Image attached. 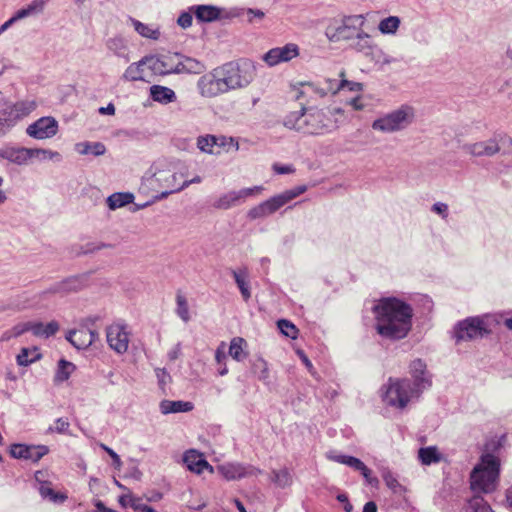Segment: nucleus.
Masks as SVG:
<instances>
[{
    "label": "nucleus",
    "instance_id": "338daca9",
    "mask_svg": "<svg viewBox=\"0 0 512 512\" xmlns=\"http://www.w3.org/2000/svg\"><path fill=\"white\" fill-rule=\"evenodd\" d=\"M470 506L476 511H478V509L481 507V506H485L486 505V502L484 501V499L482 497H473L470 502H469Z\"/></svg>",
    "mask_w": 512,
    "mask_h": 512
},
{
    "label": "nucleus",
    "instance_id": "f704fd0d",
    "mask_svg": "<svg viewBox=\"0 0 512 512\" xmlns=\"http://www.w3.org/2000/svg\"><path fill=\"white\" fill-rule=\"evenodd\" d=\"M85 286V279L82 276L70 277L63 282L59 283L52 292H71L78 291Z\"/></svg>",
    "mask_w": 512,
    "mask_h": 512
},
{
    "label": "nucleus",
    "instance_id": "4468645a",
    "mask_svg": "<svg viewBox=\"0 0 512 512\" xmlns=\"http://www.w3.org/2000/svg\"><path fill=\"white\" fill-rule=\"evenodd\" d=\"M300 54L299 46L295 43H287L282 47H275L268 50L262 60L269 66L274 67L282 63L291 61Z\"/></svg>",
    "mask_w": 512,
    "mask_h": 512
},
{
    "label": "nucleus",
    "instance_id": "79ce46f5",
    "mask_svg": "<svg viewBox=\"0 0 512 512\" xmlns=\"http://www.w3.org/2000/svg\"><path fill=\"white\" fill-rule=\"evenodd\" d=\"M176 314L184 321L188 322L190 320V312L189 306L186 296L181 292L177 291L176 293Z\"/></svg>",
    "mask_w": 512,
    "mask_h": 512
},
{
    "label": "nucleus",
    "instance_id": "4d7b16f0",
    "mask_svg": "<svg viewBox=\"0 0 512 512\" xmlns=\"http://www.w3.org/2000/svg\"><path fill=\"white\" fill-rule=\"evenodd\" d=\"M379 52H380V55L371 56L370 60L374 61L377 64H381V65H388V64L396 62L395 58L385 54L380 47H379Z\"/></svg>",
    "mask_w": 512,
    "mask_h": 512
},
{
    "label": "nucleus",
    "instance_id": "37998d69",
    "mask_svg": "<svg viewBox=\"0 0 512 512\" xmlns=\"http://www.w3.org/2000/svg\"><path fill=\"white\" fill-rule=\"evenodd\" d=\"M40 357L41 355L38 352L37 348H23L21 352L17 355V363L20 366H28L31 363L40 359Z\"/></svg>",
    "mask_w": 512,
    "mask_h": 512
},
{
    "label": "nucleus",
    "instance_id": "9d476101",
    "mask_svg": "<svg viewBox=\"0 0 512 512\" xmlns=\"http://www.w3.org/2000/svg\"><path fill=\"white\" fill-rule=\"evenodd\" d=\"M415 112L411 106L402 105L372 123V128L383 133H391L408 127L414 119Z\"/></svg>",
    "mask_w": 512,
    "mask_h": 512
},
{
    "label": "nucleus",
    "instance_id": "4c0bfd02",
    "mask_svg": "<svg viewBox=\"0 0 512 512\" xmlns=\"http://www.w3.org/2000/svg\"><path fill=\"white\" fill-rule=\"evenodd\" d=\"M134 29L145 38L157 40L160 36V31L152 25L144 24L138 20L131 19Z\"/></svg>",
    "mask_w": 512,
    "mask_h": 512
},
{
    "label": "nucleus",
    "instance_id": "2eb2a0df",
    "mask_svg": "<svg viewBox=\"0 0 512 512\" xmlns=\"http://www.w3.org/2000/svg\"><path fill=\"white\" fill-rule=\"evenodd\" d=\"M218 472L228 481L257 476L261 471L250 464L227 462L217 466Z\"/></svg>",
    "mask_w": 512,
    "mask_h": 512
},
{
    "label": "nucleus",
    "instance_id": "2f4dec72",
    "mask_svg": "<svg viewBox=\"0 0 512 512\" xmlns=\"http://www.w3.org/2000/svg\"><path fill=\"white\" fill-rule=\"evenodd\" d=\"M247 342L242 337H234L229 346V355L236 361L241 362L248 356Z\"/></svg>",
    "mask_w": 512,
    "mask_h": 512
},
{
    "label": "nucleus",
    "instance_id": "e2e57ef3",
    "mask_svg": "<svg viewBox=\"0 0 512 512\" xmlns=\"http://www.w3.org/2000/svg\"><path fill=\"white\" fill-rule=\"evenodd\" d=\"M135 512H156L152 507L144 504L140 498H137L132 508Z\"/></svg>",
    "mask_w": 512,
    "mask_h": 512
},
{
    "label": "nucleus",
    "instance_id": "bf43d9fd",
    "mask_svg": "<svg viewBox=\"0 0 512 512\" xmlns=\"http://www.w3.org/2000/svg\"><path fill=\"white\" fill-rule=\"evenodd\" d=\"M272 169L276 174H280V175L290 174L295 171V168L292 165H282L279 163L273 164Z\"/></svg>",
    "mask_w": 512,
    "mask_h": 512
},
{
    "label": "nucleus",
    "instance_id": "9b49d317",
    "mask_svg": "<svg viewBox=\"0 0 512 512\" xmlns=\"http://www.w3.org/2000/svg\"><path fill=\"white\" fill-rule=\"evenodd\" d=\"M197 89L199 94L205 98H213L227 93L218 68L202 75L197 81Z\"/></svg>",
    "mask_w": 512,
    "mask_h": 512
},
{
    "label": "nucleus",
    "instance_id": "6ab92c4d",
    "mask_svg": "<svg viewBox=\"0 0 512 512\" xmlns=\"http://www.w3.org/2000/svg\"><path fill=\"white\" fill-rule=\"evenodd\" d=\"M327 457L335 462L345 464L360 471L369 485L374 486L378 484V479L371 476V470L360 459L353 456L335 454L334 452L327 454Z\"/></svg>",
    "mask_w": 512,
    "mask_h": 512
},
{
    "label": "nucleus",
    "instance_id": "09e8293b",
    "mask_svg": "<svg viewBox=\"0 0 512 512\" xmlns=\"http://www.w3.org/2000/svg\"><path fill=\"white\" fill-rule=\"evenodd\" d=\"M277 326H278L279 330L281 331V333L284 334L285 336H287L291 339L297 338L298 329L292 322H290L286 319H281L277 322Z\"/></svg>",
    "mask_w": 512,
    "mask_h": 512
},
{
    "label": "nucleus",
    "instance_id": "7c9ffc66",
    "mask_svg": "<svg viewBox=\"0 0 512 512\" xmlns=\"http://www.w3.org/2000/svg\"><path fill=\"white\" fill-rule=\"evenodd\" d=\"M196 18L202 22H212L220 16V10L210 5H199L192 7Z\"/></svg>",
    "mask_w": 512,
    "mask_h": 512
},
{
    "label": "nucleus",
    "instance_id": "b1692460",
    "mask_svg": "<svg viewBox=\"0 0 512 512\" xmlns=\"http://www.w3.org/2000/svg\"><path fill=\"white\" fill-rule=\"evenodd\" d=\"M410 370L414 378V383L412 385L418 389V391L421 392L423 389L430 386V381L426 377V365L422 360L416 359L412 361Z\"/></svg>",
    "mask_w": 512,
    "mask_h": 512
},
{
    "label": "nucleus",
    "instance_id": "72a5a7b5",
    "mask_svg": "<svg viewBox=\"0 0 512 512\" xmlns=\"http://www.w3.org/2000/svg\"><path fill=\"white\" fill-rule=\"evenodd\" d=\"M134 201V195L129 192H118L110 195L106 202L110 210L122 208Z\"/></svg>",
    "mask_w": 512,
    "mask_h": 512
},
{
    "label": "nucleus",
    "instance_id": "58836bf2",
    "mask_svg": "<svg viewBox=\"0 0 512 512\" xmlns=\"http://www.w3.org/2000/svg\"><path fill=\"white\" fill-rule=\"evenodd\" d=\"M216 136L205 135L200 136L197 139V147L205 153L209 154H220V150L216 149L217 142H215Z\"/></svg>",
    "mask_w": 512,
    "mask_h": 512
},
{
    "label": "nucleus",
    "instance_id": "c756f323",
    "mask_svg": "<svg viewBox=\"0 0 512 512\" xmlns=\"http://www.w3.org/2000/svg\"><path fill=\"white\" fill-rule=\"evenodd\" d=\"M170 58L162 56L160 58L152 59L153 64L151 69L160 75H167L171 73H181L183 72V68H180V65L173 66L169 63Z\"/></svg>",
    "mask_w": 512,
    "mask_h": 512
},
{
    "label": "nucleus",
    "instance_id": "6e6552de",
    "mask_svg": "<svg viewBox=\"0 0 512 512\" xmlns=\"http://www.w3.org/2000/svg\"><path fill=\"white\" fill-rule=\"evenodd\" d=\"M227 92L247 86L254 78V67L248 61L229 62L218 67Z\"/></svg>",
    "mask_w": 512,
    "mask_h": 512
},
{
    "label": "nucleus",
    "instance_id": "412c9836",
    "mask_svg": "<svg viewBox=\"0 0 512 512\" xmlns=\"http://www.w3.org/2000/svg\"><path fill=\"white\" fill-rule=\"evenodd\" d=\"M37 108V103L33 100H24L16 102L14 105L3 109L7 117L11 120L13 127L18 121L29 116Z\"/></svg>",
    "mask_w": 512,
    "mask_h": 512
},
{
    "label": "nucleus",
    "instance_id": "603ef678",
    "mask_svg": "<svg viewBox=\"0 0 512 512\" xmlns=\"http://www.w3.org/2000/svg\"><path fill=\"white\" fill-rule=\"evenodd\" d=\"M215 142H217L216 149H218L220 151H221V148H224L227 146H233L236 151L239 149L238 142L232 137L216 136Z\"/></svg>",
    "mask_w": 512,
    "mask_h": 512
},
{
    "label": "nucleus",
    "instance_id": "c85d7f7f",
    "mask_svg": "<svg viewBox=\"0 0 512 512\" xmlns=\"http://www.w3.org/2000/svg\"><path fill=\"white\" fill-rule=\"evenodd\" d=\"M193 404L189 401L163 400L160 402V411L162 414L189 412L193 409Z\"/></svg>",
    "mask_w": 512,
    "mask_h": 512
},
{
    "label": "nucleus",
    "instance_id": "7ed1b4c3",
    "mask_svg": "<svg viewBox=\"0 0 512 512\" xmlns=\"http://www.w3.org/2000/svg\"><path fill=\"white\" fill-rule=\"evenodd\" d=\"M500 463L492 454L481 457L470 475L471 489L475 492L491 493L497 488Z\"/></svg>",
    "mask_w": 512,
    "mask_h": 512
},
{
    "label": "nucleus",
    "instance_id": "cd10ccee",
    "mask_svg": "<svg viewBox=\"0 0 512 512\" xmlns=\"http://www.w3.org/2000/svg\"><path fill=\"white\" fill-rule=\"evenodd\" d=\"M153 57H144L140 61L130 64L124 74L123 79L125 81H141L144 79L143 73V66L150 60H152Z\"/></svg>",
    "mask_w": 512,
    "mask_h": 512
},
{
    "label": "nucleus",
    "instance_id": "bb28decb",
    "mask_svg": "<svg viewBox=\"0 0 512 512\" xmlns=\"http://www.w3.org/2000/svg\"><path fill=\"white\" fill-rule=\"evenodd\" d=\"M150 97L158 103L169 104L176 101L175 92L166 86L153 85L150 87Z\"/></svg>",
    "mask_w": 512,
    "mask_h": 512
},
{
    "label": "nucleus",
    "instance_id": "0e129e2a",
    "mask_svg": "<svg viewBox=\"0 0 512 512\" xmlns=\"http://www.w3.org/2000/svg\"><path fill=\"white\" fill-rule=\"evenodd\" d=\"M177 22L183 28L190 27L192 24V15L190 13H182Z\"/></svg>",
    "mask_w": 512,
    "mask_h": 512
},
{
    "label": "nucleus",
    "instance_id": "c03bdc74",
    "mask_svg": "<svg viewBox=\"0 0 512 512\" xmlns=\"http://www.w3.org/2000/svg\"><path fill=\"white\" fill-rule=\"evenodd\" d=\"M400 26L397 16H389L379 22L378 29L382 34H395Z\"/></svg>",
    "mask_w": 512,
    "mask_h": 512
},
{
    "label": "nucleus",
    "instance_id": "f3484780",
    "mask_svg": "<svg viewBox=\"0 0 512 512\" xmlns=\"http://www.w3.org/2000/svg\"><path fill=\"white\" fill-rule=\"evenodd\" d=\"M486 332L484 322L480 318H468L457 325L455 337L457 342L467 341L482 337Z\"/></svg>",
    "mask_w": 512,
    "mask_h": 512
},
{
    "label": "nucleus",
    "instance_id": "864d4df0",
    "mask_svg": "<svg viewBox=\"0 0 512 512\" xmlns=\"http://www.w3.org/2000/svg\"><path fill=\"white\" fill-rule=\"evenodd\" d=\"M339 77L342 78V89L347 88L349 91L353 92H359L363 90V84L359 82H353L346 80L345 77V71L342 70L339 73Z\"/></svg>",
    "mask_w": 512,
    "mask_h": 512
},
{
    "label": "nucleus",
    "instance_id": "423d86ee",
    "mask_svg": "<svg viewBox=\"0 0 512 512\" xmlns=\"http://www.w3.org/2000/svg\"><path fill=\"white\" fill-rule=\"evenodd\" d=\"M0 158L16 165H27L34 160H60L61 155L56 151L43 148H26L6 145L0 149Z\"/></svg>",
    "mask_w": 512,
    "mask_h": 512
},
{
    "label": "nucleus",
    "instance_id": "13d9d810",
    "mask_svg": "<svg viewBox=\"0 0 512 512\" xmlns=\"http://www.w3.org/2000/svg\"><path fill=\"white\" fill-rule=\"evenodd\" d=\"M32 330H33V322H25V323H20V324H17L16 326H14L12 329V332H13V336L18 337L25 332H28V331L32 332Z\"/></svg>",
    "mask_w": 512,
    "mask_h": 512
},
{
    "label": "nucleus",
    "instance_id": "a19ab883",
    "mask_svg": "<svg viewBox=\"0 0 512 512\" xmlns=\"http://www.w3.org/2000/svg\"><path fill=\"white\" fill-rule=\"evenodd\" d=\"M418 457L424 465L438 463L441 460V455L438 453L437 448L433 446L421 448L418 452Z\"/></svg>",
    "mask_w": 512,
    "mask_h": 512
},
{
    "label": "nucleus",
    "instance_id": "3c124183",
    "mask_svg": "<svg viewBox=\"0 0 512 512\" xmlns=\"http://www.w3.org/2000/svg\"><path fill=\"white\" fill-rule=\"evenodd\" d=\"M49 0H32L26 7L29 16L43 12Z\"/></svg>",
    "mask_w": 512,
    "mask_h": 512
},
{
    "label": "nucleus",
    "instance_id": "5fc2aeb1",
    "mask_svg": "<svg viewBox=\"0 0 512 512\" xmlns=\"http://www.w3.org/2000/svg\"><path fill=\"white\" fill-rule=\"evenodd\" d=\"M178 65L183 68V71L187 72H199L203 68L200 62L191 58H187L185 62L178 63Z\"/></svg>",
    "mask_w": 512,
    "mask_h": 512
},
{
    "label": "nucleus",
    "instance_id": "49530a36",
    "mask_svg": "<svg viewBox=\"0 0 512 512\" xmlns=\"http://www.w3.org/2000/svg\"><path fill=\"white\" fill-rule=\"evenodd\" d=\"M253 372L257 375L260 381L266 382L269 378V369L267 362L259 358L254 361L252 365Z\"/></svg>",
    "mask_w": 512,
    "mask_h": 512
},
{
    "label": "nucleus",
    "instance_id": "680f3d73",
    "mask_svg": "<svg viewBox=\"0 0 512 512\" xmlns=\"http://www.w3.org/2000/svg\"><path fill=\"white\" fill-rule=\"evenodd\" d=\"M432 211L441 215L442 218H444V219H446L448 216V206L445 203H441V202L435 203L432 206Z\"/></svg>",
    "mask_w": 512,
    "mask_h": 512
},
{
    "label": "nucleus",
    "instance_id": "ddd939ff",
    "mask_svg": "<svg viewBox=\"0 0 512 512\" xmlns=\"http://www.w3.org/2000/svg\"><path fill=\"white\" fill-rule=\"evenodd\" d=\"M106 338L109 347L118 354H123L128 350L130 333L126 325L120 323L111 324L106 329Z\"/></svg>",
    "mask_w": 512,
    "mask_h": 512
},
{
    "label": "nucleus",
    "instance_id": "5701e85b",
    "mask_svg": "<svg viewBox=\"0 0 512 512\" xmlns=\"http://www.w3.org/2000/svg\"><path fill=\"white\" fill-rule=\"evenodd\" d=\"M183 461L187 468L196 474H201L204 470H208L210 473L214 472L213 466H211L203 456L195 450L187 451L184 454Z\"/></svg>",
    "mask_w": 512,
    "mask_h": 512
},
{
    "label": "nucleus",
    "instance_id": "8fccbe9b",
    "mask_svg": "<svg viewBox=\"0 0 512 512\" xmlns=\"http://www.w3.org/2000/svg\"><path fill=\"white\" fill-rule=\"evenodd\" d=\"M70 423L67 418H58L55 420L54 425L50 426L46 433L69 434Z\"/></svg>",
    "mask_w": 512,
    "mask_h": 512
},
{
    "label": "nucleus",
    "instance_id": "0eeeda50",
    "mask_svg": "<svg viewBox=\"0 0 512 512\" xmlns=\"http://www.w3.org/2000/svg\"><path fill=\"white\" fill-rule=\"evenodd\" d=\"M383 400L386 404L404 408L409 401L418 397L421 393L408 379H389L387 385L383 386Z\"/></svg>",
    "mask_w": 512,
    "mask_h": 512
},
{
    "label": "nucleus",
    "instance_id": "39448f33",
    "mask_svg": "<svg viewBox=\"0 0 512 512\" xmlns=\"http://www.w3.org/2000/svg\"><path fill=\"white\" fill-rule=\"evenodd\" d=\"M366 19L363 15H348L332 20L325 29V35L331 42L352 41L364 29Z\"/></svg>",
    "mask_w": 512,
    "mask_h": 512
},
{
    "label": "nucleus",
    "instance_id": "de8ad7c7",
    "mask_svg": "<svg viewBox=\"0 0 512 512\" xmlns=\"http://www.w3.org/2000/svg\"><path fill=\"white\" fill-rule=\"evenodd\" d=\"M74 370L75 365L73 363L61 359L58 363V371L56 378L59 381H66Z\"/></svg>",
    "mask_w": 512,
    "mask_h": 512
},
{
    "label": "nucleus",
    "instance_id": "f03ea898",
    "mask_svg": "<svg viewBox=\"0 0 512 512\" xmlns=\"http://www.w3.org/2000/svg\"><path fill=\"white\" fill-rule=\"evenodd\" d=\"M284 125L308 135H322L336 128L330 116L324 110L316 108H302L289 113L284 119Z\"/></svg>",
    "mask_w": 512,
    "mask_h": 512
},
{
    "label": "nucleus",
    "instance_id": "dca6fc26",
    "mask_svg": "<svg viewBox=\"0 0 512 512\" xmlns=\"http://www.w3.org/2000/svg\"><path fill=\"white\" fill-rule=\"evenodd\" d=\"M59 129L55 118L41 117L26 128V134L37 140H44L54 137Z\"/></svg>",
    "mask_w": 512,
    "mask_h": 512
},
{
    "label": "nucleus",
    "instance_id": "e433bc0d",
    "mask_svg": "<svg viewBox=\"0 0 512 512\" xmlns=\"http://www.w3.org/2000/svg\"><path fill=\"white\" fill-rule=\"evenodd\" d=\"M59 330V325L56 321H51L47 324L41 322H33L32 333L39 337H50Z\"/></svg>",
    "mask_w": 512,
    "mask_h": 512
},
{
    "label": "nucleus",
    "instance_id": "393cba45",
    "mask_svg": "<svg viewBox=\"0 0 512 512\" xmlns=\"http://www.w3.org/2000/svg\"><path fill=\"white\" fill-rule=\"evenodd\" d=\"M66 338L73 346L78 349H84L91 345L90 329L88 328L82 327L70 331Z\"/></svg>",
    "mask_w": 512,
    "mask_h": 512
},
{
    "label": "nucleus",
    "instance_id": "20e7f679",
    "mask_svg": "<svg viewBox=\"0 0 512 512\" xmlns=\"http://www.w3.org/2000/svg\"><path fill=\"white\" fill-rule=\"evenodd\" d=\"M152 178L158 188L163 189L157 199L166 198L172 193L181 191V180L186 177V174L177 170L176 166L166 160H159L151 167Z\"/></svg>",
    "mask_w": 512,
    "mask_h": 512
},
{
    "label": "nucleus",
    "instance_id": "69168bd1",
    "mask_svg": "<svg viewBox=\"0 0 512 512\" xmlns=\"http://www.w3.org/2000/svg\"><path fill=\"white\" fill-rule=\"evenodd\" d=\"M39 492L42 497L50 498L55 491L51 488L50 483H43L39 487Z\"/></svg>",
    "mask_w": 512,
    "mask_h": 512
},
{
    "label": "nucleus",
    "instance_id": "6e6d98bb",
    "mask_svg": "<svg viewBox=\"0 0 512 512\" xmlns=\"http://www.w3.org/2000/svg\"><path fill=\"white\" fill-rule=\"evenodd\" d=\"M13 127L11 120L7 117L4 110L0 111V138L4 137Z\"/></svg>",
    "mask_w": 512,
    "mask_h": 512
},
{
    "label": "nucleus",
    "instance_id": "1a4fd4ad",
    "mask_svg": "<svg viewBox=\"0 0 512 512\" xmlns=\"http://www.w3.org/2000/svg\"><path fill=\"white\" fill-rule=\"evenodd\" d=\"M307 190V187L305 185H301L298 187H295L290 190H286L278 195H275L271 197L270 199L252 207L248 213L247 217L250 220H256V219H262L265 218L273 213H275L277 210H279L281 207L295 199L296 197L300 196L301 194L305 193Z\"/></svg>",
    "mask_w": 512,
    "mask_h": 512
},
{
    "label": "nucleus",
    "instance_id": "774afa93",
    "mask_svg": "<svg viewBox=\"0 0 512 512\" xmlns=\"http://www.w3.org/2000/svg\"><path fill=\"white\" fill-rule=\"evenodd\" d=\"M349 104L353 107L354 110L360 111L363 110L365 105L362 103L361 97L357 96L350 100Z\"/></svg>",
    "mask_w": 512,
    "mask_h": 512
},
{
    "label": "nucleus",
    "instance_id": "a211bd4d",
    "mask_svg": "<svg viewBox=\"0 0 512 512\" xmlns=\"http://www.w3.org/2000/svg\"><path fill=\"white\" fill-rule=\"evenodd\" d=\"M48 453L49 448L46 445L13 444L10 448V454L13 458L30 460L34 463Z\"/></svg>",
    "mask_w": 512,
    "mask_h": 512
},
{
    "label": "nucleus",
    "instance_id": "ea45409f",
    "mask_svg": "<svg viewBox=\"0 0 512 512\" xmlns=\"http://www.w3.org/2000/svg\"><path fill=\"white\" fill-rule=\"evenodd\" d=\"M342 89V78L340 81L336 79H325L322 83V86L317 88L315 91L319 94L320 97H325L328 94H336L339 90Z\"/></svg>",
    "mask_w": 512,
    "mask_h": 512
},
{
    "label": "nucleus",
    "instance_id": "4be33fe9",
    "mask_svg": "<svg viewBox=\"0 0 512 512\" xmlns=\"http://www.w3.org/2000/svg\"><path fill=\"white\" fill-rule=\"evenodd\" d=\"M463 149L465 152L469 153L472 156L480 157L493 156L499 152L500 147L495 140L490 139L484 142L465 144L463 146Z\"/></svg>",
    "mask_w": 512,
    "mask_h": 512
},
{
    "label": "nucleus",
    "instance_id": "f8f14e48",
    "mask_svg": "<svg viewBox=\"0 0 512 512\" xmlns=\"http://www.w3.org/2000/svg\"><path fill=\"white\" fill-rule=\"evenodd\" d=\"M263 190V186H254L250 188H243L238 191H229L215 199L212 206L215 209L228 210L233 206L245 202L249 197L261 194Z\"/></svg>",
    "mask_w": 512,
    "mask_h": 512
},
{
    "label": "nucleus",
    "instance_id": "f257e3e1",
    "mask_svg": "<svg viewBox=\"0 0 512 512\" xmlns=\"http://www.w3.org/2000/svg\"><path fill=\"white\" fill-rule=\"evenodd\" d=\"M377 333L389 340L405 338L412 328V307L395 297L380 299L373 308Z\"/></svg>",
    "mask_w": 512,
    "mask_h": 512
},
{
    "label": "nucleus",
    "instance_id": "a18cd8bd",
    "mask_svg": "<svg viewBox=\"0 0 512 512\" xmlns=\"http://www.w3.org/2000/svg\"><path fill=\"white\" fill-rule=\"evenodd\" d=\"M271 480L279 487L289 486L292 482L291 474L287 469L274 470Z\"/></svg>",
    "mask_w": 512,
    "mask_h": 512
},
{
    "label": "nucleus",
    "instance_id": "052dcab7",
    "mask_svg": "<svg viewBox=\"0 0 512 512\" xmlns=\"http://www.w3.org/2000/svg\"><path fill=\"white\" fill-rule=\"evenodd\" d=\"M136 499L137 498L134 497L132 494H125V495L120 496L119 503L124 508H126V507L133 508Z\"/></svg>",
    "mask_w": 512,
    "mask_h": 512
},
{
    "label": "nucleus",
    "instance_id": "c9c22d12",
    "mask_svg": "<svg viewBox=\"0 0 512 512\" xmlns=\"http://www.w3.org/2000/svg\"><path fill=\"white\" fill-rule=\"evenodd\" d=\"M232 274H233L235 283L237 284V287L240 290L242 298L244 299V301H248L251 297V291H250L249 282L247 280L246 269H240L238 271L233 270Z\"/></svg>",
    "mask_w": 512,
    "mask_h": 512
},
{
    "label": "nucleus",
    "instance_id": "aec40b11",
    "mask_svg": "<svg viewBox=\"0 0 512 512\" xmlns=\"http://www.w3.org/2000/svg\"><path fill=\"white\" fill-rule=\"evenodd\" d=\"M350 47L367 58L380 55L379 46L374 43L372 37L363 30L352 40Z\"/></svg>",
    "mask_w": 512,
    "mask_h": 512
},
{
    "label": "nucleus",
    "instance_id": "473e14b6",
    "mask_svg": "<svg viewBox=\"0 0 512 512\" xmlns=\"http://www.w3.org/2000/svg\"><path fill=\"white\" fill-rule=\"evenodd\" d=\"M75 150L81 155L93 154L94 156L104 155L106 147L101 142H79L75 144Z\"/></svg>",
    "mask_w": 512,
    "mask_h": 512
},
{
    "label": "nucleus",
    "instance_id": "a878e982",
    "mask_svg": "<svg viewBox=\"0 0 512 512\" xmlns=\"http://www.w3.org/2000/svg\"><path fill=\"white\" fill-rule=\"evenodd\" d=\"M106 47L117 57L129 60V48L127 40L122 36H114L106 41Z\"/></svg>",
    "mask_w": 512,
    "mask_h": 512
}]
</instances>
